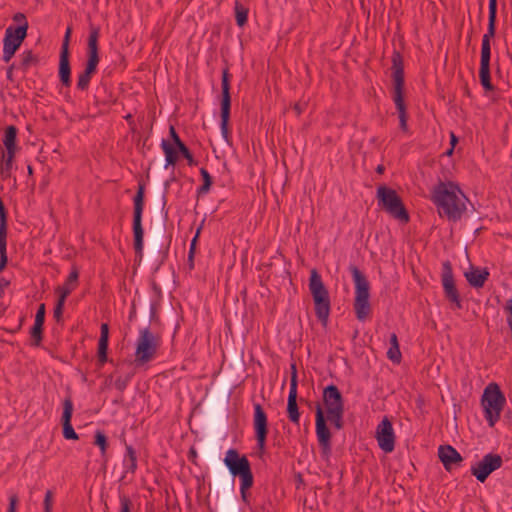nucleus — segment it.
Segmentation results:
<instances>
[{"label": "nucleus", "instance_id": "obj_46", "mask_svg": "<svg viewBox=\"0 0 512 512\" xmlns=\"http://www.w3.org/2000/svg\"><path fill=\"white\" fill-rule=\"evenodd\" d=\"M168 141L170 142V145L175 150H177L178 148H180L182 145L185 144L179 137V135L173 125H170V127H169V140Z\"/></svg>", "mask_w": 512, "mask_h": 512}, {"label": "nucleus", "instance_id": "obj_30", "mask_svg": "<svg viewBox=\"0 0 512 512\" xmlns=\"http://www.w3.org/2000/svg\"><path fill=\"white\" fill-rule=\"evenodd\" d=\"M286 411L289 421L299 425L300 412L297 404V390L289 389Z\"/></svg>", "mask_w": 512, "mask_h": 512}, {"label": "nucleus", "instance_id": "obj_11", "mask_svg": "<svg viewBox=\"0 0 512 512\" xmlns=\"http://www.w3.org/2000/svg\"><path fill=\"white\" fill-rule=\"evenodd\" d=\"M231 78L229 67L222 70L221 98H220V128L221 134L227 144H231L230 115H231Z\"/></svg>", "mask_w": 512, "mask_h": 512}, {"label": "nucleus", "instance_id": "obj_12", "mask_svg": "<svg viewBox=\"0 0 512 512\" xmlns=\"http://www.w3.org/2000/svg\"><path fill=\"white\" fill-rule=\"evenodd\" d=\"M166 226L167 224L165 220H161L160 218L154 219L153 226L148 239V254L145 259L146 263L153 257H155L157 253L159 254L160 258L158 266L164 264L168 259L169 249L172 242V234H168L166 236L167 243L164 246L160 247V243L166 230Z\"/></svg>", "mask_w": 512, "mask_h": 512}, {"label": "nucleus", "instance_id": "obj_2", "mask_svg": "<svg viewBox=\"0 0 512 512\" xmlns=\"http://www.w3.org/2000/svg\"><path fill=\"white\" fill-rule=\"evenodd\" d=\"M344 412L337 411L332 414L325 415L324 408L320 402L315 404V432L321 449V457L328 460L332 452L331 438L332 434L328 427L329 421L336 430L344 428Z\"/></svg>", "mask_w": 512, "mask_h": 512}, {"label": "nucleus", "instance_id": "obj_13", "mask_svg": "<svg viewBox=\"0 0 512 512\" xmlns=\"http://www.w3.org/2000/svg\"><path fill=\"white\" fill-rule=\"evenodd\" d=\"M223 463L228 473L234 479L239 478V482L254 480L251 463L246 454H241L237 449L230 448L226 451Z\"/></svg>", "mask_w": 512, "mask_h": 512}, {"label": "nucleus", "instance_id": "obj_44", "mask_svg": "<svg viewBox=\"0 0 512 512\" xmlns=\"http://www.w3.org/2000/svg\"><path fill=\"white\" fill-rule=\"evenodd\" d=\"M76 287L77 286L69 284L68 281L65 280L62 286H58L56 288L55 292L58 294L59 299L66 301L67 297L76 289Z\"/></svg>", "mask_w": 512, "mask_h": 512}, {"label": "nucleus", "instance_id": "obj_16", "mask_svg": "<svg viewBox=\"0 0 512 512\" xmlns=\"http://www.w3.org/2000/svg\"><path fill=\"white\" fill-rule=\"evenodd\" d=\"M161 149L165 155V163H163V159L161 158L159 161L158 171H161L163 168L167 169L170 166L174 168L179 160V156L186 159L189 166H196L198 164L186 144L175 150L168 140L163 139L161 142Z\"/></svg>", "mask_w": 512, "mask_h": 512}, {"label": "nucleus", "instance_id": "obj_15", "mask_svg": "<svg viewBox=\"0 0 512 512\" xmlns=\"http://www.w3.org/2000/svg\"><path fill=\"white\" fill-rule=\"evenodd\" d=\"M28 22L19 24L18 26H9L3 39V56L2 60L5 63L10 62L14 57L17 50L20 48L25 38L27 37Z\"/></svg>", "mask_w": 512, "mask_h": 512}, {"label": "nucleus", "instance_id": "obj_1", "mask_svg": "<svg viewBox=\"0 0 512 512\" xmlns=\"http://www.w3.org/2000/svg\"><path fill=\"white\" fill-rule=\"evenodd\" d=\"M431 201L437 207L440 217L449 221H459L466 211L468 198L457 183L452 181H439L431 190Z\"/></svg>", "mask_w": 512, "mask_h": 512}, {"label": "nucleus", "instance_id": "obj_3", "mask_svg": "<svg viewBox=\"0 0 512 512\" xmlns=\"http://www.w3.org/2000/svg\"><path fill=\"white\" fill-rule=\"evenodd\" d=\"M229 387V378L221 377L207 400V422L211 431H218L224 427V407L231 397Z\"/></svg>", "mask_w": 512, "mask_h": 512}, {"label": "nucleus", "instance_id": "obj_20", "mask_svg": "<svg viewBox=\"0 0 512 512\" xmlns=\"http://www.w3.org/2000/svg\"><path fill=\"white\" fill-rule=\"evenodd\" d=\"M375 438L379 448L385 453L393 452L395 448V433L392 422L385 416L377 425Z\"/></svg>", "mask_w": 512, "mask_h": 512}, {"label": "nucleus", "instance_id": "obj_27", "mask_svg": "<svg viewBox=\"0 0 512 512\" xmlns=\"http://www.w3.org/2000/svg\"><path fill=\"white\" fill-rule=\"evenodd\" d=\"M349 270L355 285V297H370V283L365 274L355 265H351Z\"/></svg>", "mask_w": 512, "mask_h": 512}, {"label": "nucleus", "instance_id": "obj_51", "mask_svg": "<svg viewBox=\"0 0 512 512\" xmlns=\"http://www.w3.org/2000/svg\"><path fill=\"white\" fill-rule=\"evenodd\" d=\"M119 500H120V511L119 512H131V509L133 506L131 499L127 495L122 494L119 496Z\"/></svg>", "mask_w": 512, "mask_h": 512}, {"label": "nucleus", "instance_id": "obj_23", "mask_svg": "<svg viewBox=\"0 0 512 512\" xmlns=\"http://www.w3.org/2000/svg\"><path fill=\"white\" fill-rule=\"evenodd\" d=\"M201 455L204 460L210 465L212 471L223 470L222 464L219 460V447L217 435L208 436L201 448Z\"/></svg>", "mask_w": 512, "mask_h": 512}, {"label": "nucleus", "instance_id": "obj_7", "mask_svg": "<svg viewBox=\"0 0 512 512\" xmlns=\"http://www.w3.org/2000/svg\"><path fill=\"white\" fill-rule=\"evenodd\" d=\"M146 184L141 179L138 181L137 190L133 197V248L135 255L139 258L143 256L144 229L142 225V215L145 205Z\"/></svg>", "mask_w": 512, "mask_h": 512}, {"label": "nucleus", "instance_id": "obj_63", "mask_svg": "<svg viewBox=\"0 0 512 512\" xmlns=\"http://www.w3.org/2000/svg\"><path fill=\"white\" fill-rule=\"evenodd\" d=\"M15 68H16L15 63H12V64L7 68L6 77H7V80H9L10 82H14V78H13V70H14Z\"/></svg>", "mask_w": 512, "mask_h": 512}, {"label": "nucleus", "instance_id": "obj_10", "mask_svg": "<svg viewBox=\"0 0 512 512\" xmlns=\"http://www.w3.org/2000/svg\"><path fill=\"white\" fill-rule=\"evenodd\" d=\"M161 338L148 327L140 330L136 342L135 358L133 364L136 368L142 367L155 359L160 347Z\"/></svg>", "mask_w": 512, "mask_h": 512}, {"label": "nucleus", "instance_id": "obj_9", "mask_svg": "<svg viewBox=\"0 0 512 512\" xmlns=\"http://www.w3.org/2000/svg\"><path fill=\"white\" fill-rule=\"evenodd\" d=\"M376 197L379 207L391 217L402 223H408L410 221L408 210L396 190L386 185H380L377 188Z\"/></svg>", "mask_w": 512, "mask_h": 512}, {"label": "nucleus", "instance_id": "obj_41", "mask_svg": "<svg viewBox=\"0 0 512 512\" xmlns=\"http://www.w3.org/2000/svg\"><path fill=\"white\" fill-rule=\"evenodd\" d=\"M94 444L99 447L102 457L106 458V452H107V448H108V438L103 431L97 430L95 432Z\"/></svg>", "mask_w": 512, "mask_h": 512}, {"label": "nucleus", "instance_id": "obj_8", "mask_svg": "<svg viewBox=\"0 0 512 512\" xmlns=\"http://www.w3.org/2000/svg\"><path fill=\"white\" fill-rule=\"evenodd\" d=\"M481 404L484 409V417L490 427H494L499 421L500 415L506 404V398L497 383H489L482 394Z\"/></svg>", "mask_w": 512, "mask_h": 512}, {"label": "nucleus", "instance_id": "obj_43", "mask_svg": "<svg viewBox=\"0 0 512 512\" xmlns=\"http://www.w3.org/2000/svg\"><path fill=\"white\" fill-rule=\"evenodd\" d=\"M497 15H488L487 32L483 35L482 41L490 42L496 34Z\"/></svg>", "mask_w": 512, "mask_h": 512}, {"label": "nucleus", "instance_id": "obj_55", "mask_svg": "<svg viewBox=\"0 0 512 512\" xmlns=\"http://www.w3.org/2000/svg\"><path fill=\"white\" fill-rule=\"evenodd\" d=\"M231 357H232L233 363L235 365V368L238 371L241 370L242 367H243V364H244L243 352L242 351H240V352L232 351L231 352Z\"/></svg>", "mask_w": 512, "mask_h": 512}, {"label": "nucleus", "instance_id": "obj_24", "mask_svg": "<svg viewBox=\"0 0 512 512\" xmlns=\"http://www.w3.org/2000/svg\"><path fill=\"white\" fill-rule=\"evenodd\" d=\"M221 470L212 471L213 489H219L223 494L220 500L233 499V492L235 487V479L229 474L221 475Z\"/></svg>", "mask_w": 512, "mask_h": 512}, {"label": "nucleus", "instance_id": "obj_6", "mask_svg": "<svg viewBox=\"0 0 512 512\" xmlns=\"http://www.w3.org/2000/svg\"><path fill=\"white\" fill-rule=\"evenodd\" d=\"M309 290L313 298L316 318L323 327H326L331 311V301L328 289L316 269L310 272Z\"/></svg>", "mask_w": 512, "mask_h": 512}, {"label": "nucleus", "instance_id": "obj_5", "mask_svg": "<svg viewBox=\"0 0 512 512\" xmlns=\"http://www.w3.org/2000/svg\"><path fill=\"white\" fill-rule=\"evenodd\" d=\"M99 37L100 27L90 24L86 48L87 59L84 70L79 74L76 84L77 89L80 91H87L89 89L90 81L97 72L100 62Z\"/></svg>", "mask_w": 512, "mask_h": 512}, {"label": "nucleus", "instance_id": "obj_35", "mask_svg": "<svg viewBox=\"0 0 512 512\" xmlns=\"http://www.w3.org/2000/svg\"><path fill=\"white\" fill-rule=\"evenodd\" d=\"M39 63V57L33 54L32 50H26L21 54V62L19 69L27 72L31 66H36Z\"/></svg>", "mask_w": 512, "mask_h": 512}, {"label": "nucleus", "instance_id": "obj_21", "mask_svg": "<svg viewBox=\"0 0 512 512\" xmlns=\"http://www.w3.org/2000/svg\"><path fill=\"white\" fill-rule=\"evenodd\" d=\"M490 60H491V43L482 41L481 44V56H480V68H479V80L486 92L495 90V86L491 82L490 72Z\"/></svg>", "mask_w": 512, "mask_h": 512}, {"label": "nucleus", "instance_id": "obj_56", "mask_svg": "<svg viewBox=\"0 0 512 512\" xmlns=\"http://www.w3.org/2000/svg\"><path fill=\"white\" fill-rule=\"evenodd\" d=\"M298 387V376L296 363L291 364V378H290V389L297 390Z\"/></svg>", "mask_w": 512, "mask_h": 512}, {"label": "nucleus", "instance_id": "obj_25", "mask_svg": "<svg viewBox=\"0 0 512 512\" xmlns=\"http://www.w3.org/2000/svg\"><path fill=\"white\" fill-rule=\"evenodd\" d=\"M152 212L155 219L160 218L166 222L168 221L167 196L165 192H161L157 182L153 184Z\"/></svg>", "mask_w": 512, "mask_h": 512}, {"label": "nucleus", "instance_id": "obj_40", "mask_svg": "<svg viewBox=\"0 0 512 512\" xmlns=\"http://www.w3.org/2000/svg\"><path fill=\"white\" fill-rule=\"evenodd\" d=\"M8 212L3 200L0 198V238H7Z\"/></svg>", "mask_w": 512, "mask_h": 512}, {"label": "nucleus", "instance_id": "obj_37", "mask_svg": "<svg viewBox=\"0 0 512 512\" xmlns=\"http://www.w3.org/2000/svg\"><path fill=\"white\" fill-rule=\"evenodd\" d=\"M126 455L124 458V465L127 472L135 473L137 469V454L131 445H126Z\"/></svg>", "mask_w": 512, "mask_h": 512}, {"label": "nucleus", "instance_id": "obj_61", "mask_svg": "<svg viewBox=\"0 0 512 512\" xmlns=\"http://www.w3.org/2000/svg\"><path fill=\"white\" fill-rule=\"evenodd\" d=\"M307 107V103L306 102H296L294 105H293V110L294 112L296 113L297 116H300L304 110L306 109Z\"/></svg>", "mask_w": 512, "mask_h": 512}, {"label": "nucleus", "instance_id": "obj_34", "mask_svg": "<svg viewBox=\"0 0 512 512\" xmlns=\"http://www.w3.org/2000/svg\"><path fill=\"white\" fill-rule=\"evenodd\" d=\"M387 358L395 364H399L402 360V354L396 333H392L390 335V348L387 351Z\"/></svg>", "mask_w": 512, "mask_h": 512}, {"label": "nucleus", "instance_id": "obj_4", "mask_svg": "<svg viewBox=\"0 0 512 512\" xmlns=\"http://www.w3.org/2000/svg\"><path fill=\"white\" fill-rule=\"evenodd\" d=\"M392 71L393 101L398 112L399 127L404 133H407L409 129L407 106L404 100V63L401 53L397 50H394L392 54Z\"/></svg>", "mask_w": 512, "mask_h": 512}, {"label": "nucleus", "instance_id": "obj_33", "mask_svg": "<svg viewBox=\"0 0 512 512\" xmlns=\"http://www.w3.org/2000/svg\"><path fill=\"white\" fill-rule=\"evenodd\" d=\"M18 129L15 125H9L4 130L3 145L6 150H18L17 146Z\"/></svg>", "mask_w": 512, "mask_h": 512}, {"label": "nucleus", "instance_id": "obj_49", "mask_svg": "<svg viewBox=\"0 0 512 512\" xmlns=\"http://www.w3.org/2000/svg\"><path fill=\"white\" fill-rule=\"evenodd\" d=\"M220 512H238L236 501L233 499L220 500Z\"/></svg>", "mask_w": 512, "mask_h": 512}, {"label": "nucleus", "instance_id": "obj_58", "mask_svg": "<svg viewBox=\"0 0 512 512\" xmlns=\"http://www.w3.org/2000/svg\"><path fill=\"white\" fill-rule=\"evenodd\" d=\"M159 303L157 301L150 303L149 305L146 303L145 312L149 309L150 321H153L157 317Z\"/></svg>", "mask_w": 512, "mask_h": 512}, {"label": "nucleus", "instance_id": "obj_19", "mask_svg": "<svg viewBox=\"0 0 512 512\" xmlns=\"http://www.w3.org/2000/svg\"><path fill=\"white\" fill-rule=\"evenodd\" d=\"M503 464L501 455L496 453L486 454L481 461L477 462L471 467V474L481 483H484L487 478Z\"/></svg>", "mask_w": 512, "mask_h": 512}, {"label": "nucleus", "instance_id": "obj_45", "mask_svg": "<svg viewBox=\"0 0 512 512\" xmlns=\"http://www.w3.org/2000/svg\"><path fill=\"white\" fill-rule=\"evenodd\" d=\"M7 264V238H0V272L6 268Z\"/></svg>", "mask_w": 512, "mask_h": 512}, {"label": "nucleus", "instance_id": "obj_64", "mask_svg": "<svg viewBox=\"0 0 512 512\" xmlns=\"http://www.w3.org/2000/svg\"><path fill=\"white\" fill-rule=\"evenodd\" d=\"M198 457V454H197V451L195 448H190V450L188 451V459L193 462V463H196V459Z\"/></svg>", "mask_w": 512, "mask_h": 512}, {"label": "nucleus", "instance_id": "obj_42", "mask_svg": "<svg viewBox=\"0 0 512 512\" xmlns=\"http://www.w3.org/2000/svg\"><path fill=\"white\" fill-rule=\"evenodd\" d=\"M73 415V402L71 396H68L63 401V412L61 416V423L71 422Z\"/></svg>", "mask_w": 512, "mask_h": 512}, {"label": "nucleus", "instance_id": "obj_60", "mask_svg": "<svg viewBox=\"0 0 512 512\" xmlns=\"http://www.w3.org/2000/svg\"><path fill=\"white\" fill-rule=\"evenodd\" d=\"M19 502V498L17 494H13L9 497V506L7 512H17V505Z\"/></svg>", "mask_w": 512, "mask_h": 512}, {"label": "nucleus", "instance_id": "obj_28", "mask_svg": "<svg viewBox=\"0 0 512 512\" xmlns=\"http://www.w3.org/2000/svg\"><path fill=\"white\" fill-rule=\"evenodd\" d=\"M108 346H109V325L102 323L100 327V337L97 347V365L102 368L108 362Z\"/></svg>", "mask_w": 512, "mask_h": 512}, {"label": "nucleus", "instance_id": "obj_31", "mask_svg": "<svg viewBox=\"0 0 512 512\" xmlns=\"http://www.w3.org/2000/svg\"><path fill=\"white\" fill-rule=\"evenodd\" d=\"M369 298L370 297H355L354 299L355 315L361 322L365 321L372 313Z\"/></svg>", "mask_w": 512, "mask_h": 512}, {"label": "nucleus", "instance_id": "obj_17", "mask_svg": "<svg viewBox=\"0 0 512 512\" xmlns=\"http://www.w3.org/2000/svg\"><path fill=\"white\" fill-rule=\"evenodd\" d=\"M72 27L68 26L62 41L59 65H58V77L63 87L69 88L72 84L71 79V64H70V50L69 44L71 40Z\"/></svg>", "mask_w": 512, "mask_h": 512}, {"label": "nucleus", "instance_id": "obj_26", "mask_svg": "<svg viewBox=\"0 0 512 512\" xmlns=\"http://www.w3.org/2000/svg\"><path fill=\"white\" fill-rule=\"evenodd\" d=\"M438 457L446 471L450 472L453 467L460 466L463 461L462 455L451 445H440Z\"/></svg>", "mask_w": 512, "mask_h": 512}, {"label": "nucleus", "instance_id": "obj_48", "mask_svg": "<svg viewBox=\"0 0 512 512\" xmlns=\"http://www.w3.org/2000/svg\"><path fill=\"white\" fill-rule=\"evenodd\" d=\"M239 483H240L241 499L245 504H249V496H250L249 490L253 487L254 480H249V481H244V482H239Z\"/></svg>", "mask_w": 512, "mask_h": 512}, {"label": "nucleus", "instance_id": "obj_47", "mask_svg": "<svg viewBox=\"0 0 512 512\" xmlns=\"http://www.w3.org/2000/svg\"><path fill=\"white\" fill-rule=\"evenodd\" d=\"M62 424V433L63 437L67 440H78L79 436L75 432L71 422H63Z\"/></svg>", "mask_w": 512, "mask_h": 512}, {"label": "nucleus", "instance_id": "obj_39", "mask_svg": "<svg viewBox=\"0 0 512 512\" xmlns=\"http://www.w3.org/2000/svg\"><path fill=\"white\" fill-rule=\"evenodd\" d=\"M43 330L44 325L34 323L33 326L30 328L29 334L31 337V345L34 347H39L43 340Z\"/></svg>", "mask_w": 512, "mask_h": 512}, {"label": "nucleus", "instance_id": "obj_18", "mask_svg": "<svg viewBox=\"0 0 512 512\" xmlns=\"http://www.w3.org/2000/svg\"><path fill=\"white\" fill-rule=\"evenodd\" d=\"M441 283L445 298L456 309H462V300L455 284L452 264L448 260L442 264Z\"/></svg>", "mask_w": 512, "mask_h": 512}, {"label": "nucleus", "instance_id": "obj_57", "mask_svg": "<svg viewBox=\"0 0 512 512\" xmlns=\"http://www.w3.org/2000/svg\"><path fill=\"white\" fill-rule=\"evenodd\" d=\"M196 253L195 240L191 241L190 248L188 252L187 265L190 270L194 269V256Z\"/></svg>", "mask_w": 512, "mask_h": 512}, {"label": "nucleus", "instance_id": "obj_52", "mask_svg": "<svg viewBox=\"0 0 512 512\" xmlns=\"http://www.w3.org/2000/svg\"><path fill=\"white\" fill-rule=\"evenodd\" d=\"M79 268L76 265H72L71 271L66 278V281H68L69 284H73L75 286H78L79 284Z\"/></svg>", "mask_w": 512, "mask_h": 512}, {"label": "nucleus", "instance_id": "obj_54", "mask_svg": "<svg viewBox=\"0 0 512 512\" xmlns=\"http://www.w3.org/2000/svg\"><path fill=\"white\" fill-rule=\"evenodd\" d=\"M45 315H46V307L45 304L42 303L38 306V309L35 314V320L34 323L42 324L45 323Z\"/></svg>", "mask_w": 512, "mask_h": 512}, {"label": "nucleus", "instance_id": "obj_29", "mask_svg": "<svg viewBox=\"0 0 512 512\" xmlns=\"http://www.w3.org/2000/svg\"><path fill=\"white\" fill-rule=\"evenodd\" d=\"M489 275L490 273L487 268L480 269L473 266L470 268V271L464 274L469 285L476 289L482 288L485 285Z\"/></svg>", "mask_w": 512, "mask_h": 512}, {"label": "nucleus", "instance_id": "obj_14", "mask_svg": "<svg viewBox=\"0 0 512 512\" xmlns=\"http://www.w3.org/2000/svg\"><path fill=\"white\" fill-rule=\"evenodd\" d=\"M253 408V429L256 440V454L259 459H262L266 453L267 436L269 433L268 417L260 403H255Z\"/></svg>", "mask_w": 512, "mask_h": 512}, {"label": "nucleus", "instance_id": "obj_22", "mask_svg": "<svg viewBox=\"0 0 512 512\" xmlns=\"http://www.w3.org/2000/svg\"><path fill=\"white\" fill-rule=\"evenodd\" d=\"M322 400V407L324 406L326 411L325 415L345 411L344 398L335 384H330L323 389Z\"/></svg>", "mask_w": 512, "mask_h": 512}, {"label": "nucleus", "instance_id": "obj_36", "mask_svg": "<svg viewBox=\"0 0 512 512\" xmlns=\"http://www.w3.org/2000/svg\"><path fill=\"white\" fill-rule=\"evenodd\" d=\"M235 20L239 27H244L248 21L249 9L244 6L240 1L236 0L234 3Z\"/></svg>", "mask_w": 512, "mask_h": 512}, {"label": "nucleus", "instance_id": "obj_38", "mask_svg": "<svg viewBox=\"0 0 512 512\" xmlns=\"http://www.w3.org/2000/svg\"><path fill=\"white\" fill-rule=\"evenodd\" d=\"M200 175L203 183L201 186L197 188L198 197L207 194L210 191L211 186L213 184V178L205 168L200 169Z\"/></svg>", "mask_w": 512, "mask_h": 512}, {"label": "nucleus", "instance_id": "obj_32", "mask_svg": "<svg viewBox=\"0 0 512 512\" xmlns=\"http://www.w3.org/2000/svg\"><path fill=\"white\" fill-rule=\"evenodd\" d=\"M16 150H6L2 153V162L0 165V176L2 180H6L11 177V170L16 155Z\"/></svg>", "mask_w": 512, "mask_h": 512}, {"label": "nucleus", "instance_id": "obj_59", "mask_svg": "<svg viewBox=\"0 0 512 512\" xmlns=\"http://www.w3.org/2000/svg\"><path fill=\"white\" fill-rule=\"evenodd\" d=\"M129 380H130V376H127L126 378L119 377L116 379L114 385L117 390H119L120 392H123L126 389Z\"/></svg>", "mask_w": 512, "mask_h": 512}, {"label": "nucleus", "instance_id": "obj_53", "mask_svg": "<svg viewBox=\"0 0 512 512\" xmlns=\"http://www.w3.org/2000/svg\"><path fill=\"white\" fill-rule=\"evenodd\" d=\"M53 508V492L47 490L43 501V512H52Z\"/></svg>", "mask_w": 512, "mask_h": 512}, {"label": "nucleus", "instance_id": "obj_62", "mask_svg": "<svg viewBox=\"0 0 512 512\" xmlns=\"http://www.w3.org/2000/svg\"><path fill=\"white\" fill-rule=\"evenodd\" d=\"M489 15H497V0H489Z\"/></svg>", "mask_w": 512, "mask_h": 512}, {"label": "nucleus", "instance_id": "obj_50", "mask_svg": "<svg viewBox=\"0 0 512 512\" xmlns=\"http://www.w3.org/2000/svg\"><path fill=\"white\" fill-rule=\"evenodd\" d=\"M64 305H65V301L57 298V301H56V304H55V307L53 310V317L56 320V322H58V323L63 322Z\"/></svg>", "mask_w": 512, "mask_h": 512}]
</instances>
